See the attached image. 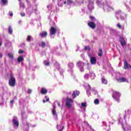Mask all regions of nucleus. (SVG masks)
<instances>
[{"instance_id": "nucleus-1", "label": "nucleus", "mask_w": 131, "mask_h": 131, "mask_svg": "<svg viewBox=\"0 0 131 131\" xmlns=\"http://www.w3.org/2000/svg\"><path fill=\"white\" fill-rule=\"evenodd\" d=\"M127 115L125 113V114L123 116V118L120 117L118 119V124H120L122 126V127L123 130L125 131H131V126L130 125L126 123V121L128 120L129 118H127Z\"/></svg>"}, {"instance_id": "nucleus-2", "label": "nucleus", "mask_w": 131, "mask_h": 131, "mask_svg": "<svg viewBox=\"0 0 131 131\" xmlns=\"http://www.w3.org/2000/svg\"><path fill=\"white\" fill-rule=\"evenodd\" d=\"M97 5L98 6V7H100V8H102L103 7V10L104 11H110L112 10H113V7L111 6V3L109 1H105V3L102 4V2L100 1H97L96 2Z\"/></svg>"}, {"instance_id": "nucleus-3", "label": "nucleus", "mask_w": 131, "mask_h": 131, "mask_svg": "<svg viewBox=\"0 0 131 131\" xmlns=\"http://www.w3.org/2000/svg\"><path fill=\"white\" fill-rule=\"evenodd\" d=\"M116 16L118 20L119 19V17L121 18V20H126L127 17V14L122 13L121 10H119L116 11Z\"/></svg>"}, {"instance_id": "nucleus-4", "label": "nucleus", "mask_w": 131, "mask_h": 131, "mask_svg": "<svg viewBox=\"0 0 131 131\" xmlns=\"http://www.w3.org/2000/svg\"><path fill=\"white\" fill-rule=\"evenodd\" d=\"M12 125L15 129H17L19 127V119L16 116L13 117L12 120Z\"/></svg>"}, {"instance_id": "nucleus-5", "label": "nucleus", "mask_w": 131, "mask_h": 131, "mask_svg": "<svg viewBox=\"0 0 131 131\" xmlns=\"http://www.w3.org/2000/svg\"><path fill=\"white\" fill-rule=\"evenodd\" d=\"M90 76L91 79H95V78H96V74H95L94 71H90V74H85L84 75V79H89V78H90Z\"/></svg>"}, {"instance_id": "nucleus-6", "label": "nucleus", "mask_w": 131, "mask_h": 131, "mask_svg": "<svg viewBox=\"0 0 131 131\" xmlns=\"http://www.w3.org/2000/svg\"><path fill=\"white\" fill-rule=\"evenodd\" d=\"M9 84L10 86H15L16 84V79H15V77H14V75H13V74H10Z\"/></svg>"}, {"instance_id": "nucleus-7", "label": "nucleus", "mask_w": 131, "mask_h": 131, "mask_svg": "<svg viewBox=\"0 0 131 131\" xmlns=\"http://www.w3.org/2000/svg\"><path fill=\"white\" fill-rule=\"evenodd\" d=\"M76 65H77V67L79 68L81 72H83L84 71V69L83 68L84 66V62L81 61H79L77 62Z\"/></svg>"}, {"instance_id": "nucleus-8", "label": "nucleus", "mask_w": 131, "mask_h": 131, "mask_svg": "<svg viewBox=\"0 0 131 131\" xmlns=\"http://www.w3.org/2000/svg\"><path fill=\"white\" fill-rule=\"evenodd\" d=\"M56 32H57V29L55 28L54 27H52L50 30L51 38H54L55 37Z\"/></svg>"}, {"instance_id": "nucleus-9", "label": "nucleus", "mask_w": 131, "mask_h": 131, "mask_svg": "<svg viewBox=\"0 0 131 131\" xmlns=\"http://www.w3.org/2000/svg\"><path fill=\"white\" fill-rule=\"evenodd\" d=\"M120 97V93L117 92H114L113 94V98L118 102V103H119V97Z\"/></svg>"}, {"instance_id": "nucleus-10", "label": "nucleus", "mask_w": 131, "mask_h": 131, "mask_svg": "<svg viewBox=\"0 0 131 131\" xmlns=\"http://www.w3.org/2000/svg\"><path fill=\"white\" fill-rule=\"evenodd\" d=\"M74 67V63L73 62H70L68 64V71L71 73L72 75L73 74V68Z\"/></svg>"}, {"instance_id": "nucleus-11", "label": "nucleus", "mask_w": 131, "mask_h": 131, "mask_svg": "<svg viewBox=\"0 0 131 131\" xmlns=\"http://www.w3.org/2000/svg\"><path fill=\"white\" fill-rule=\"evenodd\" d=\"M88 8L90 11H92L94 10L95 7H94V0H88Z\"/></svg>"}, {"instance_id": "nucleus-12", "label": "nucleus", "mask_w": 131, "mask_h": 131, "mask_svg": "<svg viewBox=\"0 0 131 131\" xmlns=\"http://www.w3.org/2000/svg\"><path fill=\"white\" fill-rule=\"evenodd\" d=\"M88 56L90 58V62L92 65L96 64V63H97V59H96V57H93L90 53H88Z\"/></svg>"}, {"instance_id": "nucleus-13", "label": "nucleus", "mask_w": 131, "mask_h": 131, "mask_svg": "<svg viewBox=\"0 0 131 131\" xmlns=\"http://www.w3.org/2000/svg\"><path fill=\"white\" fill-rule=\"evenodd\" d=\"M72 103H73V99H70V98L67 99V101L66 102V105L67 107H68V108H70V107H71V106L72 105Z\"/></svg>"}, {"instance_id": "nucleus-14", "label": "nucleus", "mask_w": 131, "mask_h": 131, "mask_svg": "<svg viewBox=\"0 0 131 131\" xmlns=\"http://www.w3.org/2000/svg\"><path fill=\"white\" fill-rule=\"evenodd\" d=\"M24 114L21 113V117L23 119V122L25 125L24 128H26V130L28 131V128H29V123L25 122L24 121V117H23Z\"/></svg>"}, {"instance_id": "nucleus-15", "label": "nucleus", "mask_w": 131, "mask_h": 131, "mask_svg": "<svg viewBox=\"0 0 131 131\" xmlns=\"http://www.w3.org/2000/svg\"><path fill=\"white\" fill-rule=\"evenodd\" d=\"M118 82H128V80L124 77H120L118 79Z\"/></svg>"}, {"instance_id": "nucleus-16", "label": "nucleus", "mask_w": 131, "mask_h": 131, "mask_svg": "<svg viewBox=\"0 0 131 131\" xmlns=\"http://www.w3.org/2000/svg\"><path fill=\"white\" fill-rule=\"evenodd\" d=\"M85 86L88 89V90L86 91L87 95L88 96H90L91 95V92L90 91L91 88V85L89 84H85Z\"/></svg>"}, {"instance_id": "nucleus-17", "label": "nucleus", "mask_w": 131, "mask_h": 131, "mask_svg": "<svg viewBox=\"0 0 131 131\" xmlns=\"http://www.w3.org/2000/svg\"><path fill=\"white\" fill-rule=\"evenodd\" d=\"M53 108L52 110V114L54 117L57 116V113H56V104L54 103L53 104Z\"/></svg>"}, {"instance_id": "nucleus-18", "label": "nucleus", "mask_w": 131, "mask_h": 131, "mask_svg": "<svg viewBox=\"0 0 131 131\" xmlns=\"http://www.w3.org/2000/svg\"><path fill=\"white\" fill-rule=\"evenodd\" d=\"M120 42L122 47H123L126 43L125 40H124V38L122 37H120Z\"/></svg>"}, {"instance_id": "nucleus-19", "label": "nucleus", "mask_w": 131, "mask_h": 131, "mask_svg": "<svg viewBox=\"0 0 131 131\" xmlns=\"http://www.w3.org/2000/svg\"><path fill=\"white\" fill-rule=\"evenodd\" d=\"M61 2L62 0L58 1V6H59V7H63V4H64V5H66V4H67V2H66V1H64V0H62L63 4L61 3Z\"/></svg>"}, {"instance_id": "nucleus-20", "label": "nucleus", "mask_w": 131, "mask_h": 131, "mask_svg": "<svg viewBox=\"0 0 131 131\" xmlns=\"http://www.w3.org/2000/svg\"><path fill=\"white\" fill-rule=\"evenodd\" d=\"M125 113L126 114L127 118H129L130 117L131 115V110H126L125 111Z\"/></svg>"}, {"instance_id": "nucleus-21", "label": "nucleus", "mask_w": 131, "mask_h": 131, "mask_svg": "<svg viewBox=\"0 0 131 131\" xmlns=\"http://www.w3.org/2000/svg\"><path fill=\"white\" fill-rule=\"evenodd\" d=\"M88 25L91 28H92V29L96 28V24L90 21Z\"/></svg>"}, {"instance_id": "nucleus-22", "label": "nucleus", "mask_w": 131, "mask_h": 131, "mask_svg": "<svg viewBox=\"0 0 131 131\" xmlns=\"http://www.w3.org/2000/svg\"><path fill=\"white\" fill-rule=\"evenodd\" d=\"M39 35L40 37H46L48 35V32L46 31H43L40 33Z\"/></svg>"}, {"instance_id": "nucleus-23", "label": "nucleus", "mask_w": 131, "mask_h": 131, "mask_svg": "<svg viewBox=\"0 0 131 131\" xmlns=\"http://www.w3.org/2000/svg\"><path fill=\"white\" fill-rule=\"evenodd\" d=\"M79 91H74L73 94H72V97L73 98V99H75V98L77 96H79Z\"/></svg>"}, {"instance_id": "nucleus-24", "label": "nucleus", "mask_w": 131, "mask_h": 131, "mask_svg": "<svg viewBox=\"0 0 131 131\" xmlns=\"http://www.w3.org/2000/svg\"><path fill=\"white\" fill-rule=\"evenodd\" d=\"M40 93H41V94H42V95H46V94H47L48 93V90H47V89H46L45 88H42L41 89Z\"/></svg>"}, {"instance_id": "nucleus-25", "label": "nucleus", "mask_w": 131, "mask_h": 131, "mask_svg": "<svg viewBox=\"0 0 131 131\" xmlns=\"http://www.w3.org/2000/svg\"><path fill=\"white\" fill-rule=\"evenodd\" d=\"M124 66L125 69H127L129 67L130 68H131V66L128 65V63H127V61H126V60H124Z\"/></svg>"}, {"instance_id": "nucleus-26", "label": "nucleus", "mask_w": 131, "mask_h": 131, "mask_svg": "<svg viewBox=\"0 0 131 131\" xmlns=\"http://www.w3.org/2000/svg\"><path fill=\"white\" fill-rule=\"evenodd\" d=\"M8 30L9 34L12 35V34H13V29L12 28V27L11 26H9Z\"/></svg>"}, {"instance_id": "nucleus-27", "label": "nucleus", "mask_w": 131, "mask_h": 131, "mask_svg": "<svg viewBox=\"0 0 131 131\" xmlns=\"http://www.w3.org/2000/svg\"><path fill=\"white\" fill-rule=\"evenodd\" d=\"M57 128H60L58 130V131H62V130H63V129L64 128V126L62 125V124L57 125Z\"/></svg>"}, {"instance_id": "nucleus-28", "label": "nucleus", "mask_w": 131, "mask_h": 131, "mask_svg": "<svg viewBox=\"0 0 131 131\" xmlns=\"http://www.w3.org/2000/svg\"><path fill=\"white\" fill-rule=\"evenodd\" d=\"M8 4V0H1V5L2 6H6Z\"/></svg>"}, {"instance_id": "nucleus-29", "label": "nucleus", "mask_w": 131, "mask_h": 131, "mask_svg": "<svg viewBox=\"0 0 131 131\" xmlns=\"http://www.w3.org/2000/svg\"><path fill=\"white\" fill-rule=\"evenodd\" d=\"M101 81L102 83H103V84H107V83H108V81L104 77H102L101 78Z\"/></svg>"}, {"instance_id": "nucleus-30", "label": "nucleus", "mask_w": 131, "mask_h": 131, "mask_svg": "<svg viewBox=\"0 0 131 131\" xmlns=\"http://www.w3.org/2000/svg\"><path fill=\"white\" fill-rule=\"evenodd\" d=\"M86 103L85 102H83L81 104V105L80 106V108H86Z\"/></svg>"}, {"instance_id": "nucleus-31", "label": "nucleus", "mask_w": 131, "mask_h": 131, "mask_svg": "<svg viewBox=\"0 0 131 131\" xmlns=\"http://www.w3.org/2000/svg\"><path fill=\"white\" fill-rule=\"evenodd\" d=\"M39 46L41 48H44L45 47H46V43L44 41H42L39 43Z\"/></svg>"}, {"instance_id": "nucleus-32", "label": "nucleus", "mask_w": 131, "mask_h": 131, "mask_svg": "<svg viewBox=\"0 0 131 131\" xmlns=\"http://www.w3.org/2000/svg\"><path fill=\"white\" fill-rule=\"evenodd\" d=\"M54 67H55L57 69H60V66L59 65V63L58 62H55L54 64Z\"/></svg>"}, {"instance_id": "nucleus-33", "label": "nucleus", "mask_w": 131, "mask_h": 131, "mask_svg": "<svg viewBox=\"0 0 131 131\" xmlns=\"http://www.w3.org/2000/svg\"><path fill=\"white\" fill-rule=\"evenodd\" d=\"M24 60V58L22 56L18 57L17 59V61L19 63H20V62H22V61H23Z\"/></svg>"}, {"instance_id": "nucleus-34", "label": "nucleus", "mask_w": 131, "mask_h": 131, "mask_svg": "<svg viewBox=\"0 0 131 131\" xmlns=\"http://www.w3.org/2000/svg\"><path fill=\"white\" fill-rule=\"evenodd\" d=\"M8 56L10 59H14V55H13V53H9L8 54Z\"/></svg>"}, {"instance_id": "nucleus-35", "label": "nucleus", "mask_w": 131, "mask_h": 131, "mask_svg": "<svg viewBox=\"0 0 131 131\" xmlns=\"http://www.w3.org/2000/svg\"><path fill=\"white\" fill-rule=\"evenodd\" d=\"M43 63L45 66H50V62L49 61L45 60Z\"/></svg>"}, {"instance_id": "nucleus-36", "label": "nucleus", "mask_w": 131, "mask_h": 131, "mask_svg": "<svg viewBox=\"0 0 131 131\" xmlns=\"http://www.w3.org/2000/svg\"><path fill=\"white\" fill-rule=\"evenodd\" d=\"M94 104H95V105H99V104H100V101L99 100V99H96L94 100Z\"/></svg>"}, {"instance_id": "nucleus-37", "label": "nucleus", "mask_w": 131, "mask_h": 131, "mask_svg": "<svg viewBox=\"0 0 131 131\" xmlns=\"http://www.w3.org/2000/svg\"><path fill=\"white\" fill-rule=\"evenodd\" d=\"M19 6L20 8H23V9H24L25 8V5H24V4L22 2L19 3Z\"/></svg>"}, {"instance_id": "nucleus-38", "label": "nucleus", "mask_w": 131, "mask_h": 131, "mask_svg": "<svg viewBox=\"0 0 131 131\" xmlns=\"http://www.w3.org/2000/svg\"><path fill=\"white\" fill-rule=\"evenodd\" d=\"M102 54H103V51H102V49H99V52L98 53V56L99 57H102Z\"/></svg>"}, {"instance_id": "nucleus-39", "label": "nucleus", "mask_w": 131, "mask_h": 131, "mask_svg": "<svg viewBox=\"0 0 131 131\" xmlns=\"http://www.w3.org/2000/svg\"><path fill=\"white\" fill-rule=\"evenodd\" d=\"M94 95H98V91L96 90L95 89H93V90Z\"/></svg>"}, {"instance_id": "nucleus-40", "label": "nucleus", "mask_w": 131, "mask_h": 131, "mask_svg": "<svg viewBox=\"0 0 131 131\" xmlns=\"http://www.w3.org/2000/svg\"><path fill=\"white\" fill-rule=\"evenodd\" d=\"M27 40V41H30V40H31V36H28Z\"/></svg>"}, {"instance_id": "nucleus-41", "label": "nucleus", "mask_w": 131, "mask_h": 131, "mask_svg": "<svg viewBox=\"0 0 131 131\" xmlns=\"http://www.w3.org/2000/svg\"><path fill=\"white\" fill-rule=\"evenodd\" d=\"M85 51H90V47L89 46H85L84 47Z\"/></svg>"}, {"instance_id": "nucleus-42", "label": "nucleus", "mask_w": 131, "mask_h": 131, "mask_svg": "<svg viewBox=\"0 0 131 131\" xmlns=\"http://www.w3.org/2000/svg\"><path fill=\"white\" fill-rule=\"evenodd\" d=\"M72 0H68V5H72Z\"/></svg>"}, {"instance_id": "nucleus-43", "label": "nucleus", "mask_w": 131, "mask_h": 131, "mask_svg": "<svg viewBox=\"0 0 131 131\" xmlns=\"http://www.w3.org/2000/svg\"><path fill=\"white\" fill-rule=\"evenodd\" d=\"M13 104H14V100H11L10 101V107H13Z\"/></svg>"}, {"instance_id": "nucleus-44", "label": "nucleus", "mask_w": 131, "mask_h": 131, "mask_svg": "<svg viewBox=\"0 0 131 131\" xmlns=\"http://www.w3.org/2000/svg\"><path fill=\"white\" fill-rule=\"evenodd\" d=\"M31 93H32V90L28 89V94H31Z\"/></svg>"}, {"instance_id": "nucleus-45", "label": "nucleus", "mask_w": 131, "mask_h": 131, "mask_svg": "<svg viewBox=\"0 0 131 131\" xmlns=\"http://www.w3.org/2000/svg\"><path fill=\"white\" fill-rule=\"evenodd\" d=\"M9 15H10L11 17H12V16H13V12H12V11H9Z\"/></svg>"}, {"instance_id": "nucleus-46", "label": "nucleus", "mask_w": 131, "mask_h": 131, "mask_svg": "<svg viewBox=\"0 0 131 131\" xmlns=\"http://www.w3.org/2000/svg\"><path fill=\"white\" fill-rule=\"evenodd\" d=\"M86 64L87 66V69H90V67H89V65L90 64V63H89V62H86Z\"/></svg>"}, {"instance_id": "nucleus-47", "label": "nucleus", "mask_w": 131, "mask_h": 131, "mask_svg": "<svg viewBox=\"0 0 131 131\" xmlns=\"http://www.w3.org/2000/svg\"><path fill=\"white\" fill-rule=\"evenodd\" d=\"M20 15H21V17H24L25 16V13L21 12L20 13Z\"/></svg>"}, {"instance_id": "nucleus-48", "label": "nucleus", "mask_w": 131, "mask_h": 131, "mask_svg": "<svg viewBox=\"0 0 131 131\" xmlns=\"http://www.w3.org/2000/svg\"><path fill=\"white\" fill-rule=\"evenodd\" d=\"M90 18L91 19V20H94L95 17H94L93 16H90Z\"/></svg>"}, {"instance_id": "nucleus-49", "label": "nucleus", "mask_w": 131, "mask_h": 131, "mask_svg": "<svg viewBox=\"0 0 131 131\" xmlns=\"http://www.w3.org/2000/svg\"><path fill=\"white\" fill-rule=\"evenodd\" d=\"M23 50H19V51H18V53L19 54H22V53H23Z\"/></svg>"}, {"instance_id": "nucleus-50", "label": "nucleus", "mask_w": 131, "mask_h": 131, "mask_svg": "<svg viewBox=\"0 0 131 131\" xmlns=\"http://www.w3.org/2000/svg\"><path fill=\"white\" fill-rule=\"evenodd\" d=\"M45 99H46V102H48V101L50 100V99L47 96H45Z\"/></svg>"}, {"instance_id": "nucleus-51", "label": "nucleus", "mask_w": 131, "mask_h": 131, "mask_svg": "<svg viewBox=\"0 0 131 131\" xmlns=\"http://www.w3.org/2000/svg\"><path fill=\"white\" fill-rule=\"evenodd\" d=\"M117 27H118L119 28H121V26H120V24H118L117 25Z\"/></svg>"}, {"instance_id": "nucleus-52", "label": "nucleus", "mask_w": 131, "mask_h": 131, "mask_svg": "<svg viewBox=\"0 0 131 131\" xmlns=\"http://www.w3.org/2000/svg\"><path fill=\"white\" fill-rule=\"evenodd\" d=\"M57 105L58 107H61V105L60 104V102H57Z\"/></svg>"}, {"instance_id": "nucleus-53", "label": "nucleus", "mask_w": 131, "mask_h": 131, "mask_svg": "<svg viewBox=\"0 0 131 131\" xmlns=\"http://www.w3.org/2000/svg\"><path fill=\"white\" fill-rule=\"evenodd\" d=\"M21 23H22V20H19L18 24H21Z\"/></svg>"}, {"instance_id": "nucleus-54", "label": "nucleus", "mask_w": 131, "mask_h": 131, "mask_svg": "<svg viewBox=\"0 0 131 131\" xmlns=\"http://www.w3.org/2000/svg\"><path fill=\"white\" fill-rule=\"evenodd\" d=\"M4 105V103L1 102L0 103V106H3Z\"/></svg>"}, {"instance_id": "nucleus-55", "label": "nucleus", "mask_w": 131, "mask_h": 131, "mask_svg": "<svg viewBox=\"0 0 131 131\" xmlns=\"http://www.w3.org/2000/svg\"><path fill=\"white\" fill-rule=\"evenodd\" d=\"M125 7L127 8V9H128V7H127V5L126 4H124Z\"/></svg>"}, {"instance_id": "nucleus-56", "label": "nucleus", "mask_w": 131, "mask_h": 131, "mask_svg": "<svg viewBox=\"0 0 131 131\" xmlns=\"http://www.w3.org/2000/svg\"><path fill=\"white\" fill-rule=\"evenodd\" d=\"M31 8H28L27 10V13H29V10H30Z\"/></svg>"}, {"instance_id": "nucleus-57", "label": "nucleus", "mask_w": 131, "mask_h": 131, "mask_svg": "<svg viewBox=\"0 0 131 131\" xmlns=\"http://www.w3.org/2000/svg\"><path fill=\"white\" fill-rule=\"evenodd\" d=\"M51 5H49V6H47V8H48V9H50V8H51Z\"/></svg>"}, {"instance_id": "nucleus-58", "label": "nucleus", "mask_w": 131, "mask_h": 131, "mask_svg": "<svg viewBox=\"0 0 131 131\" xmlns=\"http://www.w3.org/2000/svg\"><path fill=\"white\" fill-rule=\"evenodd\" d=\"M3 57V54L2 53H0V58H2Z\"/></svg>"}, {"instance_id": "nucleus-59", "label": "nucleus", "mask_w": 131, "mask_h": 131, "mask_svg": "<svg viewBox=\"0 0 131 131\" xmlns=\"http://www.w3.org/2000/svg\"><path fill=\"white\" fill-rule=\"evenodd\" d=\"M81 56L82 58H84V54H82Z\"/></svg>"}, {"instance_id": "nucleus-60", "label": "nucleus", "mask_w": 131, "mask_h": 131, "mask_svg": "<svg viewBox=\"0 0 131 131\" xmlns=\"http://www.w3.org/2000/svg\"><path fill=\"white\" fill-rule=\"evenodd\" d=\"M43 103H46V100H43Z\"/></svg>"}, {"instance_id": "nucleus-61", "label": "nucleus", "mask_w": 131, "mask_h": 131, "mask_svg": "<svg viewBox=\"0 0 131 131\" xmlns=\"http://www.w3.org/2000/svg\"><path fill=\"white\" fill-rule=\"evenodd\" d=\"M1 46H2V42H0V47H1Z\"/></svg>"}, {"instance_id": "nucleus-62", "label": "nucleus", "mask_w": 131, "mask_h": 131, "mask_svg": "<svg viewBox=\"0 0 131 131\" xmlns=\"http://www.w3.org/2000/svg\"><path fill=\"white\" fill-rule=\"evenodd\" d=\"M110 123H113V122L110 121Z\"/></svg>"}, {"instance_id": "nucleus-63", "label": "nucleus", "mask_w": 131, "mask_h": 131, "mask_svg": "<svg viewBox=\"0 0 131 131\" xmlns=\"http://www.w3.org/2000/svg\"><path fill=\"white\" fill-rule=\"evenodd\" d=\"M32 13V12H30V14H31Z\"/></svg>"}, {"instance_id": "nucleus-64", "label": "nucleus", "mask_w": 131, "mask_h": 131, "mask_svg": "<svg viewBox=\"0 0 131 131\" xmlns=\"http://www.w3.org/2000/svg\"><path fill=\"white\" fill-rule=\"evenodd\" d=\"M92 131H95V130L93 129Z\"/></svg>"}]
</instances>
